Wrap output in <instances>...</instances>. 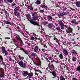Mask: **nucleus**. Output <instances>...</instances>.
Segmentation results:
<instances>
[{
	"mask_svg": "<svg viewBox=\"0 0 80 80\" xmlns=\"http://www.w3.org/2000/svg\"><path fill=\"white\" fill-rule=\"evenodd\" d=\"M31 15L32 16V19H30L29 20L30 22L32 24H33L34 26H38V27H40V25H39L38 22H36V20H38V14L37 12H32L31 13Z\"/></svg>",
	"mask_w": 80,
	"mask_h": 80,
	"instance_id": "f257e3e1",
	"label": "nucleus"
},
{
	"mask_svg": "<svg viewBox=\"0 0 80 80\" xmlns=\"http://www.w3.org/2000/svg\"><path fill=\"white\" fill-rule=\"evenodd\" d=\"M57 22L58 23L59 25L61 27V28L62 30H63L65 28H67V26H64V23L60 20H58Z\"/></svg>",
	"mask_w": 80,
	"mask_h": 80,
	"instance_id": "f03ea898",
	"label": "nucleus"
},
{
	"mask_svg": "<svg viewBox=\"0 0 80 80\" xmlns=\"http://www.w3.org/2000/svg\"><path fill=\"white\" fill-rule=\"evenodd\" d=\"M65 33L66 35H69V34L68 33H73V28H67L66 29V31H65Z\"/></svg>",
	"mask_w": 80,
	"mask_h": 80,
	"instance_id": "7ed1b4c3",
	"label": "nucleus"
},
{
	"mask_svg": "<svg viewBox=\"0 0 80 80\" xmlns=\"http://www.w3.org/2000/svg\"><path fill=\"white\" fill-rule=\"evenodd\" d=\"M15 45L16 47V48H19V50H21V51H23V52H24L25 54H26L27 55H28V51H27V50H25V49L22 48H20L19 47H18L17 45L16 44H15Z\"/></svg>",
	"mask_w": 80,
	"mask_h": 80,
	"instance_id": "20e7f679",
	"label": "nucleus"
},
{
	"mask_svg": "<svg viewBox=\"0 0 80 80\" xmlns=\"http://www.w3.org/2000/svg\"><path fill=\"white\" fill-rule=\"evenodd\" d=\"M1 50L2 51V53H3V54H4L5 55L7 56L8 55V52H7V51L6 50V49H5V48L3 46Z\"/></svg>",
	"mask_w": 80,
	"mask_h": 80,
	"instance_id": "39448f33",
	"label": "nucleus"
},
{
	"mask_svg": "<svg viewBox=\"0 0 80 80\" xmlns=\"http://www.w3.org/2000/svg\"><path fill=\"white\" fill-rule=\"evenodd\" d=\"M18 64L22 68H26V64L22 62V61H19Z\"/></svg>",
	"mask_w": 80,
	"mask_h": 80,
	"instance_id": "423d86ee",
	"label": "nucleus"
},
{
	"mask_svg": "<svg viewBox=\"0 0 80 80\" xmlns=\"http://www.w3.org/2000/svg\"><path fill=\"white\" fill-rule=\"evenodd\" d=\"M50 73H52V75L54 76V77L52 78H55L57 77V74H56V72L55 71H52V72H50Z\"/></svg>",
	"mask_w": 80,
	"mask_h": 80,
	"instance_id": "0eeeda50",
	"label": "nucleus"
},
{
	"mask_svg": "<svg viewBox=\"0 0 80 80\" xmlns=\"http://www.w3.org/2000/svg\"><path fill=\"white\" fill-rule=\"evenodd\" d=\"M26 7H27V8L28 9H30V10H31V11H33V8H34L32 7V4H30V6L27 5L26 6Z\"/></svg>",
	"mask_w": 80,
	"mask_h": 80,
	"instance_id": "6e6552de",
	"label": "nucleus"
},
{
	"mask_svg": "<svg viewBox=\"0 0 80 80\" xmlns=\"http://www.w3.org/2000/svg\"><path fill=\"white\" fill-rule=\"evenodd\" d=\"M76 19H73L71 20V23H72V24H75V25H78V22H76Z\"/></svg>",
	"mask_w": 80,
	"mask_h": 80,
	"instance_id": "1a4fd4ad",
	"label": "nucleus"
},
{
	"mask_svg": "<svg viewBox=\"0 0 80 80\" xmlns=\"http://www.w3.org/2000/svg\"><path fill=\"white\" fill-rule=\"evenodd\" d=\"M15 8L14 9V12H15L16 13L17 12V11H19L20 10V7L19 6H18L16 7V6H15Z\"/></svg>",
	"mask_w": 80,
	"mask_h": 80,
	"instance_id": "9d476101",
	"label": "nucleus"
},
{
	"mask_svg": "<svg viewBox=\"0 0 80 80\" xmlns=\"http://www.w3.org/2000/svg\"><path fill=\"white\" fill-rule=\"evenodd\" d=\"M47 26L49 28H50V29H51V28H52V27H54V25H53V24L51 22L50 23H48Z\"/></svg>",
	"mask_w": 80,
	"mask_h": 80,
	"instance_id": "9b49d317",
	"label": "nucleus"
},
{
	"mask_svg": "<svg viewBox=\"0 0 80 80\" xmlns=\"http://www.w3.org/2000/svg\"><path fill=\"white\" fill-rule=\"evenodd\" d=\"M4 23H5L7 25H10V20L7 19V20H4L3 21Z\"/></svg>",
	"mask_w": 80,
	"mask_h": 80,
	"instance_id": "f8f14e48",
	"label": "nucleus"
},
{
	"mask_svg": "<svg viewBox=\"0 0 80 80\" xmlns=\"http://www.w3.org/2000/svg\"><path fill=\"white\" fill-rule=\"evenodd\" d=\"M39 50V48H38V46H36L35 47L34 49L33 52H35V53H37V52H38V50Z\"/></svg>",
	"mask_w": 80,
	"mask_h": 80,
	"instance_id": "ddd939ff",
	"label": "nucleus"
},
{
	"mask_svg": "<svg viewBox=\"0 0 80 80\" xmlns=\"http://www.w3.org/2000/svg\"><path fill=\"white\" fill-rule=\"evenodd\" d=\"M62 52L65 55H68V50H67V49H63Z\"/></svg>",
	"mask_w": 80,
	"mask_h": 80,
	"instance_id": "4468645a",
	"label": "nucleus"
},
{
	"mask_svg": "<svg viewBox=\"0 0 80 80\" xmlns=\"http://www.w3.org/2000/svg\"><path fill=\"white\" fill-rule=\"evenodd\" d=\"M24 72L22 73L23 76L24 77H27V75H28V72L27 71H23Z\"/></svg>",
	"mask_w": 80,
	"mask_h": 80,
	"instance_id": "2eb2a0df",
	"label": "nucleus"
},
{
	"mask_svg": "<svg viewBox=\"0 0 80 80\" xmlns=\"http://www.w3.org/2000/svg\"><path fill=\"white\" fill-rule=\"evenodd\" d=\"M48 20L50 22H52L53 20V18L50 16H48Z\"/></svg>",
	"mask_w": 80,
	"mask_h": 80,
	"instance_id": "dca6fc26",
	"label": "nucleus"
},
{
	"mask_svg": "<svg viewBox=\"0 0 80 80\" xmlns=\"http://www.w3.org/2000/svg\"><path fill=\"white\" fill-rule=\"evenodd\" d=\"M4 0L5 3H6L7 4L8 3V2H7L8 3H12V2H13V0Z\"/></svg>",
	"mask_w": 80,
	"mask_h": 80,
	"instance_id": "f3484780",
	"label": "nucleus"
},
{
	"mask_svg": "<svg viewBox=\"0 0 80 80\" xmlns=\"http://www.w3.org/2000/svg\"><path fill=\"white\" fill-rule=\"evenodd\" d=\"M76 71L78 72H80V65H78L76 68H75Z\"/></svg>",
	"mask_w": 80,
	"mask_h": 80,
	"instance_id": "a211bd4d",
	"label": "nucleus"
},
{
	"mask_svg": "<svg viewBox=\"0 0 80 80\" xmlns=\"http://www.w3.org/2000/svg\"><path fill=\"white\" fill-rule=\"evenodd\" d=\"M16 38L18 41H21L22 40V38L20 37V36L18 35H17V36L16 37Z\"/></svg>",
	"mask_w": 80,
	"mask_h": 80,
	"instance_id": "6ab92c4d",
	"label": "nucleus"
},
{
	"mask_svg": "<svg viewBox=\"0 0 80 80\" xmlns=\"http://www.w3.org/2000/svg\"><path fill=\"white\" fill-rule=\"evenodd\" d=\"M40 7L41 8H43L44 9H45H45H47V8H48L47 6H45V5L41 4Z\"/></svg>",
	"mask_w": 80,
	"mask_h": 80,
	"instance_id": "aec40b11",
	"label": "nucleus"
},
{
	"mask_svg": "<svg viewBox=\"0 0 80 80\" xmlns=\"http://www.w3.org/2000/svg\"><path fill=\"white\" fill-rule=\"evenodd\" d=\"M33 73H28V77L30 79L32 78V77H33Z\"/></svg>",
	"mask_w": 80,
	"mask_h": 80,
	"instance_id": "412c9836",
	"label": "nucleus"
},
{
	"mask_svg": "<svg viewBox=\"0 0 80 80\" xmlns=\"http://www.w3.org/2000/svg\"><path fill=\"white\" fill-rule=\"evenodd\" d=\"M33 63H34V64H35V65H36L37 66H38V67H41V66H42V63H41V62H39L38 64H37L36 63H35V62H33Z\"/></svg>",
	"mask_w": 80,
	"mask_h": 80,
	"instance_id": "4be33fe9",
	"label": "nucleus"
},
{
	"mask_svg": "<svg viewBox=\"0 0 80 80\" xmlns=\"http://www.w3.org/2000/svg\"><path fill=\"white\" fill-rule=\"evenodd\" d=\"M26 17L27 19L28 20H29L30 18H31V15L30 14L26 15Z\"/></svg>",
	"mask_w": 80,
	"mask_h": 80,
	"instance_id": "5701e85b",
	"label": "nucleus"
},
{
	"mask_svg": "<svg viewBox=\"0 0 80 80\" xmlns=\"http://www.w3.org/2000/svg\"><path fill=\"white\" fill-rule=\"evenodd\" d=\"M64 15V13L63 12H60L59 14H58V16L59 17V18H61V17H62V16H63Z\"/></svg>",
	"mask_w": 80,
	"mask_h": 80,
	"instance_id": "b1692460",
	"label": "nucleus"
},
{
	"mask_svg": "<svg viewBox=\"0 0 80 80\" xmlns=\"http://www.w3.org/2000/svg\"><path fill=\"white\" fill-rule=\"evenodd\" d=\"M72 52H71V53L72 54H74V55H77V52L75 51V50L74 49H73L72 50Z\"/></svg>",
	"mask_w": 80,
	"mask_h": 80,
	"instance_id": "393cba45",
	"label": "nucleus"
},
{
	"mask_svg": "<svg viewBox=\"0 0 80 80\" xmlns=\"http://www.w3.org/2000/svg\"><path fill=\"white\" fill-rule=\"evenodd\" d=\"M76 5L77 7L80 8V1L76 2Z\"/></svg>",
	"mask_w": 80,
	"mask_h": 80,
	"instance_id": "a878e982",
	"label": "nucleus"
},
{
	"mask_svg": "<svg viewBox=\"0 0 80 80\" xmlns=\"http://www.w3.org/2000/svg\"><path fill=\"white\" fill-rule=\"evenodd\" d=\"M31 57H36L37 56V53L32 52L31 54Z\"/></svg>",
	"mask_w": 80,
	"mask_h": 80,
	"instance_id": "bb28decb",
	"label": "nucleus"
},
{
	"mask_svg": "<svg viewBox=\"0 0 80 80\" xmlns=\"http://www.w3.org/2000/svg\"><path fill=\"white\" fill-rule=\"evenodd\" d=\"M35 3V4H38V5H40L41 3V2H40V1L39 0H37Z\"/></svg>",
	"mask_w": 80,
	"mask_h": 80,
	"instance_id": "cd10ccee",
	"label": "nucleus"
},
{
	"mask_svg": "<svg viewBox=\"0 0 80 80\" xmlns=\"http://www.w3.org/2000/svg\"><path fill=\"white\" fill-rule=\"evenodd\" d=\"M18 57L19 58V59L21 60H23V59H24V57H23L22 56L21 57V56H20V55L18 56Z\"/></svg>",
	"mask_w": 80,
	"mask_h": 80,
	"instance_id": "c85d7f7f",
	"label": "nucleus"
},
{
	"mask_svg": "<svg viewBox=\"0 0 80 80\" xmlns=\"http://www.w3.org/2000/svg\"><path fill=\"white\" fill-rule=\"evenodd\" d=\"M72 61L74 62H76V61H77V59L76 58L73 56L72 58Z\"/></svg>",
	"mask_w": 80,
	"mask_h": 80,
	"instance_id": "c756f323",
	"label": "nucleus"
},
{
	"mask_svg": "<svg viewBox=\"0 0 80 80\" xmlns=\"http://www.w3.org/2000/svg\"><path fill=\"white\" fill-rule=\"evenodd\" d=\"M59 57L60 59H61L62 60L63 59V55L61 53L59 54Z\"/></svg>",
	"mask_w": 80,
	"mask_h": 80,
	"instance_id": "7c9ffc66",
	"label": "nucleus"
},
{
	"mask_svg": "<svg viewBox=\"0 0 80 80\" xmlns=\"http://www.w3.org/2000/svg\"><path fill=\"white\" fill-rule=\"evenodd\" d=\"M63 13H64V15H65V16H66V15H68V14H69V12H63Z\"/></svg>",
	"mask_w": 80,
	"mask_h": 80,
	"instance_id": "2f4dec72",
	"label": "nucleus"
},
{
	"mask_svg": "<svg viewBox=\"0 0 80 80\" xmlns=\"http://www.w3.org/2000/svg\"><path fill=\"white\" fill-rule=\"evenodd\" d=\"M0 78H2L5 77V73H2V74L0 73Z\"/></svg>",
	"mask_w": 80,
	"mask_h": 80,
	"instance_id": "473e14b6",
	"label": "nucleus"
},
{
	"mask_svg": "<svg viewBox=\"0 0 80 80\" xmlns=\"http://www.w3.org/2000/svg\"><path fill=\"white\" fill-rule=\"evenodd\" d=\"M3 57L2 56L0 55V62H3Z\"/></svg>",
	"mask_w": 80,
	"mask_h": 80,
	"instance_id": "72a5a7b5",
	"label": "nucleus"
},
{
	"mask_svg": "<svg viewBox=\"0 0 80 80\" xmlns=\"http://www.w3.org/2000/svg\"><path fill=\"white\" fill-rule=\"evenodd\" d=\"M20 46H23V45H24V44H23V41H22V40L20 41Z\"/></svg>",
	"mask_w": 80,
	"mask_h": 80,
	"instance_id": "f704fd0d",
	"label": "nucleus"
},
{
	"mask_svg": "<svg viewBox=\"0 0 80 80\" xmlns=\"http://www.w3.org/2000/svg\"><path fill=\"white\" fill-rule=\"evenodd\" d=\"M65 59H66L65 62H70V59L67 58L65 57Z\"/></svg>",
	"mask_w": 80,
	"mask_h": 80,
	"instance_id": "c9c22d12",
	"label": "nucleus"
},
{
	"mask_svg": "<svg viewBox=\"0 0 80 80\" xmlns=\"http://www.w3.org/2000/svg\"><path fill=\"white\" fill-rule=\"evenodd\" d=\"M56 30L58 31V32H60V31L61 30V29L59 27H58L57 28H56Z\"/></svg>",
	"mask_w": 80,
	"mask_h": 80,
	"instance_id": "e433bc0d",
	"label": "nucleus"
},
{
	"mask_svg": "<svg viewBox=\"0 0 80 80\" xmlns=\"http://www.w3.org/2000/svg\"><path fill=\"white\" fill-rule=\"evenodd\" d=\"M50 68L52 70H55V66H54V65H51Z\"/></svg>",
	"mask_w": 80,
	"mask_h": 80,
	"instance_id": "4c0bfd02",
	"label": "nucleus"
},
{
	"mask_svg": "<svg viewBox=\"0 0 80 80\" xmlns=\"http://www.w3.org/2000/svg\"><path fill=\"white\" fill-rule=\"evenodd\" d=\"M17 5V4L15 3H14V2H13L11 4V7H15V5Z\"/></svg>",
	"mask_w": 80,
	"mask_h": 80,
	"instance_id": "58836bf2",
	"label": "nucleus"
},
{
	"mask_svg": "<svg viewBox=\"0 0 80 80\" xmlns=\"http://www.w3.org/2000/svg\"><path fill=\"white\" fill-rule=\"evenodd\" d=\"M51 62L52 63L51 65H54L55 64V62L54 61H51Z\"/></svg>",
	"mask_w": 80,
	"mask_h": 80,
	"instance_id": "ea45409f",
	"label": "nucleus"
},
{
	"mask_svg": "<svg viewBox=\"0 0 80 80\" xmlns=\"http://www.w3.org/2000/svg\"><path fill=\"white\" fill-rule=\"evenodd\" d=\"M14 70L17 71H18V67H15L14 68Z\"/></svg>",
	"mask_w": 80,
	"mask_h": 80,
	"instance_id": "a19ab883",
	"label": "nucleus"
},
{
	"mask_svg": "<svg viewBox=\"0 0 80 80\" xmlns=\"http://www.w3.org/2000/svg\"><path fill=\"white\" fill-rule=\"evenodd\" d=\"M8 58L9 61H10V62L12 61V57H9Z\"/></svg>",
	"mask_w": 80,
	"mask_h": 80,
	"instance_id": "79ce46f5",
	"label": "nucleus"
},
{
	"mask_svg": "<svg viewBox=\"0 0 80 80\" xmlns=\"http://www.w3.org/2000/svg\"><path fill=\"white\" fill-rule=\"evenodd\" d=\"M42 24L44 26H45L47 24H48V22H44L42 23Z\"/></svg>",
	"mask_w": 80,
	"mask_h": 80,
	"instance_id": "37998d69",
	"label": "nucleus"
},
{
	"mask_svg": "<svg viewBox=\"0 0 80 80\" xmlns=\"http://www.w3.org/2000/svg\"><path fill=\"white\" fill-rule=\"evenodd\" d=\"M60 80H65V78H63V77H60Z\"/></svg>",
	"mask_w": 80,
	"mask_h": 80,
	"instance_id": "c03bdc74",
	"label": "nucleus"
},
{
	"mask_svg": "<svg viewBox=\"0 0 80 80\" xmlns=\"http://www.w3.org/2000/svg\"><path fill=\"white\" fill-rule=\"evenodd\" d=\"M18 13H19V12H18V11H17V12H16L15 11L14 12V14L15 16H17V15L18 14Z\"/></svg>",
	"mask_w": 80,
	"mask_h": 80,
	"instance_id": "a18cd8bd",
	"label": "nucleus"
},
{
	"mask_svg": "<svg viewBox=\"0 0 80 80\" xmlns=\"http://www.w3.org/2000/svg\"><path fill=\"white\" fill-rule=\"evenodd\" d=\"M67 9L66 7H65L64 6H63V8H62V10L63 11H65V10H66V9Z\"/></svg>",
	"mask_w": 80,
	"mask_h": 80,
	"instance_id": "49530a36",
	"label": "nucleus"
},
{
	"mask_svg": "<svg viewBox=\"0 0 80 80\" xmlns=\"http://www.w3.org/2000/svg\"><path fill=\"white\" fill-rule=\"evenodd\" d=\"M39 12L40 13H43V12H44V9L43 10H40L39 11Z\"/></svg>",
	"mask_w": 80,
	"mask_h": 80,
	"instance_id": "de8ad7c7",
	"label": "nucleus"
},
{
	"mask_svg": "<svg viewBox=\"0 0 80 80\" xmlns=\"http://www.w3.org/2000/svg\"><path fill=\"white\" fill-rule=\"evenodd\" d=\"M31 38L32 40H35V38L33 36H32Z\"/></svg>",
	"mask_w": 80,
	"mask_h": 80,
	"instance_id": "09e8293b",
	"label": "nucleus"
},
{
	"mask_svg": "<svg viewBox=\"0 0 80 80\" xmlns=\"http://www.w3.org/2000/svg\"><path fill=\"white\" fill-rule=\"evenodd\" d=\"M42 51H43V53H45V49H42Z\"/></svg>",
	"mask_w": 80,
	"mask_h": 80,
	"instance_id": "8fccbe9b",
	"label": "nucleus"
},
{
	"mask_svg": "<svg viewBox=\"0 0 80 80\" xmlns=\"http://www.w3.org/2000/svg\"><path fill=\"white\" fill-rule=\"evenodd\" d=\"M51 3L52 5H54V3H55V2H53V1H51Z\"/></svg>",
	"mask_w": 80,
	"mask_h": 80,
	"instance_id": "3c124183",
	"label": "nucleus"
},
{
	"mask_svg": "<svg viewBox=\"0 0 80 80\" xmlns=\"http://www.w3.org/2000/svg\"><path fill=\"white\" fill-rule=\"evenodd\" d=\"M78 28H77V30L78 31H79L80 30V28L79 27V26H78Z\"/></svg>",
	"mask_w": 80,
	"mask_h": 80,
	"instance_id": "603ef678",
	"label": "nucleus"
},
{
	"mask_svg": "<svg viewBox=\"0 0 80 80\" xmlns=\"http://www.w3.org/2000/svg\"><path fill=\"white\" fill-rule=\"evenodd\" d=\"M70 10H72V11H75V9H74L72 8H70Z\"/></svg>",
	"mask_w": 80,
	"mask_h": 80,
	"instance_id": "864d4df0",
	"label": "nucleus"
},
{
	"mask_svg": "<svg viewBox=\"0 0 80 80\" xmlns=\"http://www.w3.org/2000/svg\"><path fill=\"white\" fill-rule=\"evenodd\" d=\"M54 40H56V41H57V40H58V39L56 38H54Z\"/></svg>",
	"mask_w": 80,
	"mask_h": 80,
	"instance_id": "5fc2aeb1",
	"label": "nucleus"
},
{
	"mask_svg": "<svg viewBox=\"0 0 80 80\" xmlns=\"http://www.w3.org/2000/svg\"><path fill=\"white\" fill-rule=\"evenodd\" d=\"M60 32L61 33H64V31H63L62 30H61L60 31V32Z\"/></svg>",
	"mask_w": 80,
	"mask_h": 80,
	"instance_id": "6e6d98bb",
	"label": "nucleus"
},
{
	"mask_svg": "<svg viewBox=\"0 0 80 80\" xmlns=\"http://www.w3.org/2000/svg\"><path fill=\"white\" fill-rule=\"evenodd\" d=\"M10 25H14V23L13 22H12V23H11V22H10Z\"/></svg>",
	"mask_w": 80,
	"mask_h": 80,
	"instance_id": "4d7b16f0",
	"label": "nucleus"
},
{
	"mask_svg": "<svg viewBox=\"0 0 80 80\" xmlns=\"http://www.w3.org/2000/svg\"><path fill=\"white\" fill-rule=\"evenodd\" d=\"M72 80H78V79H76L75 78H72Z\"/></svg>",
	"mask_w": 80,
	"mask_h": 80,
	"instance_id": "13d9d810",
	"label": "nucleus"
},
{
	"mask_svg": "<svg viewBox=\"0 0 80 80\" xmlns=\"http://www.w3.org/2000/svg\"><path fill=\"white\" fill-rule=\"evenodd\" d=\"M8 29L9 30V32H10L12 31V29H11V28H8Z\"/></svg>",
	"mask_w": 80,
	"mask_h": 80,
	"instance_id": "bf43d9fd",
	"label": "nucleus"
},
{
	"mask_svg": "<svg viewBox=\"0 0 80 80\" xmlns=\"http://www.w3.org/2000/svg\"><path fill=\"white\" fill-rule=\"evenodd\" d=\"M5 39H10V38H7V37H6L5 38Z\"/></svg>",
	"mask_w": 80,
	"mask_h": 80,
	"instance_id": "052dcab7",
	"label": "nucleus"
},
{
	"mask_svg": "<svg viewBox=\"0 0 80 80\" xmlns=\"http://www.w3.org/2000/svg\"><path fill=\"white\" fill-rule=\"evenodd\" d=\"M55 25V26H56V27H58V24H57L56 23H55L54 24Z\"/></svg>",
	"mask_w": 80,
	"mask_h": 80,
	"instance_id": "680f3d73",
	"label": "nucleus"
},
{
	"mask_svg": "<svg viewBox=\"0 0 80 80\" xmlns=\"http://www.w3.org/2000/svg\"><path fill=\"white\" fill-rule=\"evenodd\" d=\"M4 13H5V15L7 14V11H5L4 12Z\"/></svg>",
	"mask_w": 80,
	"mask_h": 80,
	"instance_id": "e2e57ef3",
	"label": "nucleus"
},
{
	"mask_svg": "<svg viewBox=\"0 0 80 80\" xmlns=\"http://www.w3.org/2000/svg\"><path fill=\"white\" fill-rule=\"evenodd\" d=\"M48 59H49V60H51V59H52V57H50L49 58H48Z\"/></svg>",
	"mask_w": 80,
	"mask_h": 80,
	"instance_id": "0e129e2a",
	"label": "nucleus"
},
{
	"mask_svg": "<svg viewBox=\"0 0 80 80\" xmlns=\"http://www.w3.org/2000/svg\"><path fill=\"white\" fill-rule=\"evenodd\" d=\"M27 45H28V46H30V43L27 42Z\"/></svg>",
	"mask_w": 80,
	"mask_h": 80,
	"instance_id": "69168bd1",
	"label": "nucleus"
},
{
	"mask_svg": "<svg viewBox=\"0 0 80 80\" xmlns=\"http://www.w3.org/2000/svg\"><path fill=\"white\" fill-rule=\"evenodd\" d=\"M45 59L46 60H47V62H48V58H46V57H45Z\"/></svg>",
	"mask_w": 80,
	"mask_h": 80,
	"instance_id": "338daca9",
	"label": "nucleus"
},
{
	"mask_svg": "<svg viewBox=\"0 0 80 80\" xmlns=\"http://www.w3.org/2000/svg\"><path fill=\"white\" fill-rule=\"evenodd\" d=\"M35 72H40V70H36L35 71Z\"/></svg>",
	"mask_w": 80,
	"mask_h": 80,
	"instance_id": "774afa93",
	"label": "nucleus"
}]
</instances>
